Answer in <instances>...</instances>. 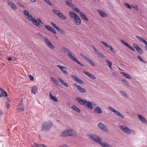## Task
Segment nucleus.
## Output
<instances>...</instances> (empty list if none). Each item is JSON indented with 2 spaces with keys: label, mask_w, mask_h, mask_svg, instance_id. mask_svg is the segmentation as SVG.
I'll use <instances>...</instances> for the list:
<instances>
[{
  "label": "nucleus",
  "mask_w": 147,
  "mask_h": 147,
  "mask_svg": "<svg viewBox=\"0 0 147 147\" xmlns=\"http://www.w3.org/2000/svg\"><path fill=\"white\" fill-rule=\"evenodd\" d=\"M17 111L19 112L23 111H24V106L22 103H20L18 105Z\"/></svg>",
  "instance_id": "9d476101"
},
{
  "label": "nucleus",
  "mask_w": 147,
  "mask_h": 147,
  "mask_svg": "<svg viewBox=\"0 0 147 147\" xmlns=\"http://www.w3.org/2000/svg\"><path fill=\"white\" fill-rule=\"evenodd\" d=\"M71 108L78 113H80V109L75 105L72 106Z\"/></svg>",
  "instance_id": "c9c22d12"
},
{
  "label": "nucleus",
  "mask_w": 147,
  "mask_h": 147,
  "mask_svg": "<svg viewBox=\"0 0 147 147\" xmlns=\"http://www.w3.org/2000/svg\"><path fill=\"white\" fill-rule=\"evenodd\" d=\"M121 42L123 44L125 45V46L128 47L129 48L131 49L133 51H134L135 49L133 48L129 45L127 42H124L123 40H121Z\"/></svg>",
  "instance_id": "6ab92c4d"
},
{
  "label": "nucleus",
  "mask_w": 147,
  "mask_h": 147,
  "mask_svg": "<svg viewBox=\"0 0 147 147\" xmlns=\"http://www.w3.org/2000/svg\"><path fill=\"white\" fill-rule=\"evenodd\" d=\"M109 48L110 50L112 52L114 51V50L112 48V47L111 46L109 45V47H108Z\"/></svg>",
  "instance_id": "0e129e2a"
},
{
  "label": "nucleus",
  "mask_w": 147,
  "mask_h": 147,
  "mask_svg": "<svg viewBox=\"0 0 147 147\" xmlns=\"http://www.w3.org/2000/svg\"><path fill=\"white\" fill-rule=\"evenodd\" d=\"M87 61L92 66H94V63L92 60L88 59Z\"/></svg>",
  "instance_id": "79ce46f5"
},
{
  "label": "nucleus",
  "mask_w": 147,
  "mask_h": 147,
  "mask_svg": "<svg viewBox=\"0 0 147 147\" xmlns=\"http://www.w3.org/2000/svg\"><path fill=\"white\" fill-rule=\"evenodd\" d=\"M83 73L92 79L94 80L96 79V77L94 75L88 72L84 71H83Z\"/></svg>",
  "instance_id": "dca6fc26"
},
{
  "label": "nucleus",
  "mask_w": 147,
  "mask_h": 147,
  "mask_svg": "<svg viewBox=\"0 0 147 147\" xmlns=\"http://www.w3.org/2000/svg\"><path fill=\"white\" fill-rule=\"evenodd\" d=\"M51 80H52L54 84H56L57 86H59L60 85V84L59 83L58 81L54 78L51 77Z\"/></svg>",
  "instance_id": "2f4dec72"
},
{
  "label": "nucleus",
  "mask_w": 147,
  "mask_h": 147,
  "mask_svg": "<svg viewBox=\"0 0 147 147\" xmlns=\"http://www.w3.org/2000/svg\"><path fill=\"white\" fill-rule=\"evenodd\" d=\"M7 3L9 5L11 6V8L14 10H16L17 9V7L15 4L13 3V2L12 1H7Z\"/></svg>",
  "instance_id": "9b49d317"
},
{
  "label": "nucleus",
  "mask_w": 147,
  "mask_h": 147,
  "mask_svg": "<svg viewBox=\"0 0 147 147\" xmlns=\"http://www.w3.org/2000/svg\"><path fill=\"white\" fill-rule=\"evenodd\" d=\"M133 46L134 48L136 49L139 46L136 43H134L133 44Z\"/></svg>",
  "instance_id": "bf43d9fd"
},
{
  "label": "nucleus",
  "mask_w": 147,
  "mask_h": 147,
  "mask_svg": "<svg viewBox=\"0 0 147 147\" xmlns=\"http://www.w3.org/2000/svg\"><path fill=\"white\" fill-rule=\"evenodd\" d=\"M69 16L71 18L74 19L78 15L73 11H70L69 13Z\"/></svg>",
  "instance_id": "393cba45"
},
{
  "label": "nucleus",
  "mask_w": 147,
  "mask_h": 147,
  "mask_svg": "<svg viewBox=\"0 0 147 147\" xmlns=\"http://www.w3.org/2000/svg\"><path fill=\"white\" fill-rule=\"evenodd\" d=\"M76 100L81 105H85V104L87 102V101L84 99H82L81 98L77 97L76 98Z\"/></svg>",
  "instance_id": "6e6552de"
},
{
  "label": "nucleus",
  "mask_w": 147,
  "mask_h": 147,
  "mask_svg": "<svg viewBox=\"0 0 147 147\" xmlns=\"http://www.w3.org/2000/svg\"><path fill=\"white\" fill-rule=\"evenodd\" d=\"M132 7L136 10H137V11H138V5H136L135 6H134L133 5H132Z\"/></svg>",
  "instance_id": "6e6d98bb"
},
{
  "label": "nucleus",
  "mask_w": 147,
  "mask_h": 147,
  "mask_svg": "<svg viewBox=\"0 0 147 147\" xmlns=\"http://www.w3.org/2000/svg\"><path fill=\"white\" fill-rule=\"evenodd\" d=\"M106 61H107V63L108 64L109 67L110 68V69H112V67H111L112 63H111L110 61H108L107 60H106Z\"/></svg>",
  "instance_id": "37998d69"
},
{
  "label": "nucleus",
  "mask_w": 147,
  "mask_h": 147,
  "mask_svg": "<svg viewBox=\"0 0 147 147\" xmlns=\"http://www.w3.org/2000/svg\"><path fill=\"white\" fill-rule=\"evenodd\" d=\"M30 21H32L34 25H36L38 27H40L41 26L40 23L42 24L43 23L40 19H38L37 21L36 19L33 17L32 18L31 20H30Z\"/></svg>",
  "instance_id": "20e7f679"
},
{
  "label": "nucleus",
  "mask_w": 147,
  "mask_h": 147,
  "mask_svg": "<svg viewBox=\"0 0 147 147\" xmlns=\"http://www.w3.org/2000/svg\"><path fill=\"white\" fill-rule=\"evenodd\" d=\"M28 77L29 78L30 80L32 81H33L34 80V77L31 75H29L28 76Z\"/></svg>",
  "instance_id": "864d4df0"
},
{
  "label": "nucleus",
  "mask_w": 147,
  "mask_h": 147,
  "mask_svg": "<svg viewBox=\"0 0 147 147\" xmlns=\"http://www.w3.org/2000/svg\"><path fill=\"white\" fill-rule=\"evenodd\" d=\"M99 144L102 147H112L111 146L105 142L101 141Z\"/></svg>",
  "instance_id": "aec40b11"
},
{
  "label": "nucleus",
  "mask_w": 147,
  "mask_h": 147,
  "mask_svg": "<svg viewBox=\"0 0 147 147\" xmlns=\"http://www.w3.org/2000/svg\"><path fill=\"white\" fill-rule=\"evenodd\" d=\"M6 104L5 107H6V108H7V109H9V105H10L9 103L8 102H6Z\"/></svg>",
  "instance_id": "680f3d73"
},
{
  "label": "nucleus",
  "mask_w": 147,
  "mask_h": 147,
  "mask_svg": "<svg viewBox=\"0 0 147 147\" xmlns=\"http://www.w3.org/2000/svg\"><path fill=\"white\" fill-rule=\"evenodd\" d=\"M45 27H46V28H47L48 30H49L50 31L52 29V28L49 26L45 25Z\"/></svg>",
  "instance_id": "603ef678"
},
{
  "label": "nucleus",
  "mask_w": 147,
  "mask_h": 147,
  "mask_svg": "<svg viewBox=\"0 0 147 147\" xmlns=\"http://www.w3.org/2000/svg\"><path fill=\"white\" fill-rule=\"evenodd\" d=\"M109 109L112 112L115 113L116 114L118 115L121 118H123L124 117L120 112L117 110L115 109L113 107H109Z\"/></svg>",
  "instance_id": "39448f33"
},
{
  "label": "nucleus",
  "mask_w": 147,
  "mask_h": 147,
  "mask_svg": "<svg viewBox=\"0 0 147 147\" xmlns=\"http://www.w3.org/2000/svg\"><path fill=\"white\" fill-rule=\"evenodd\" d=\"M41 146H42V145L37 144L36 143L34 144L35 147H40Z\"/></svg>",
  "instance_id": "69168bd1"
},
{
  "label": "nucleus",
  "mask_w": 147,
  "mask_h": 147,
  "mask_svg": "<svg viewBox=\"0 0 147 147\" xmlns=\"http://www.w3.org/2000/svg\"><path fill=\"white\" fill-rule=\"evenodd\" d=\"M136 37L141 42H143L145 45L147 46V42L146 41V40H144V39L138 36H136Z\"/></svg>",
  "instance_id": "a878e982"
},
{
  "label": "nucleus",
  "mask_w": 147,
  "mask_h": 147,
  "mask_svg": "<svg viewBox=\"0 0 147 147\" xmlns=\"http://www.w3.org/2000/svg\"><path fill=\"white\" fill-rule=\"evenodd\" d=\"M48 4H49V5L51 6H52V3L50 2L49 0H44Z\"/></svg>",
  "instance_id": "09e8293b"
},
{
  "label": "nucleus",
  "mask_w": 147,
  "mask_h": 147,
  "mask_svg": "<svg viewBox=\"0 0 147 147\" xmlns=\"http://www.w3.org/2000/svg\"><path fill=\"white\" fill-rule=\"evenodd\" d=\"M38 88L36 86H34L32 87L31 89V92L34 94H35L37 92Z\"/></svg>",
  "instance_id": "b1692460"
},
{
  "label": "nucleus",
  "mask_w": 147,
  "mask_h": 147,
  "mask_svg": "<svg viewBox=\"0 0 147 147\" xmlns=\"http://www.w3.org/2000/svg\"><path fill=\"white\" fill-rule=\"evenodd\" d=\"M61 137H66L69 136L68 129L64 131L61 134Z\"/></svg>",
  "instance_id": "c756f323"
},
{
  "label": "nucleus",
  "mask_w": 147,
  "mask_h": 147,
  "mask_svg": "<svg viewBox=\"0 0 147 147\" xmlns=\"http://www.w3.org/2000/svg\"><path fill=\"white\" fill-rule=\"evenodd\" d=\"M58 79L60 83L63 85L64 86L67 88H68L69 87V86L67 84L66 82H64L63 80L59 77L58 78Z\"/></svg>",
  "instance_id": "4be33fe9"
},
{
  "label": "nucleus",
  "mask_w": 147,
  "mask_h": 147,
  "mask_svg": "<svg viewBox=\"0 0 147 147\" xmlns=\"http://www.w3.org/2000/svg\"><path fill=\"white\" fill-rule=\"evenodd\" d=\"M68 131L69 136H71L73 137L76 136V133L74 130L72 129H68Z\"/></svg>",
  "instance_id": "a211bd4d"
},
{
  "label": "nucleus",
  "mask_w": 147,
  "mask_h": 147,
  "mask_svg": "<svg viewBox=\"0 0 147 147\" xmlns=\"http://www.w3.org/2000/svg\"><path fill=\"white\" fill-rule=\"evenodd\" d=\"M92 47L94 50V52L98 54V53L99 52H98V50L96 48H95V47L94 46H92Z\"/></svg>",
  "instance_id": "8fccbe9b"
},
{
  "label": "nucleus",
  "mask_w": 147,
  "mask_h": 147,
  "mask_svg": "<svg viewBox=\"0 0 147 147\" xmlns=\"http://www.w3.org/2000/svg\"><path fill=\"white\" fill-rule=\"evenodd\" d=\"M74 85L76 87L77 90L80 92L82 93H85L86 92V89L83 88H82L80 86H78V85L75 84H74Z\"/></svg>",
  "instance_id": "1a4fd4ad"
},
{
  "label": "nucleus",
  "mask_w": 147,
  "mask_h": 147,
  "mask_svg": "<svg viewBox=\"0 0 147 147\" xmlns=\"http://www.w3.org/2000/svg\"><path fill=\"white\" fill-rule=\"evenodd\" d=\"M76 62H77L78 64L80 65H81L82 66H84V65L80 63L79 61H78V60H77L76 61Z\"/></svg>",
  "instance_id": "e2e57ef3"
},
{
  "label": "nucleus",
  "mask_w": 147,
  "mask_h": 147,
  "mask_svg": "<svg viewBox=\"0 0 147 147\" xmlns=\"http://www.w3.org/2000/svg\"><path fill=\"white\" fill-rule=\"evenodd\" d=\"M1 94H4V96L5 97H6L7 96V93L4 90L3 91H2V92H1Z\"/></svg>",
  "instance_id": "3c124183"
},
{
  "label": "nucleus",
  "mask_w": 147,
  "mask_h": 147,
  "mask_svg": "<svg viewBox=\"0 0 147 147\" xmlns=\"http://www.w3.org/2000/svg\"><path fill=\"white\" fill-rule=\"evenodd\" d=\"M98 11L100 15L103 17H107V15L105 12L100 9H98Z\"/></svg>",
  "instance_id": "5701e85b"
},
{
  "label": "nucleus",
  "mask_w": 147,
  "mask_h": 147,
  "mask_svg": "<svg viewBox=\"0 0 147 147\" xmlns=\"http://www.w3.org/2000/svg\"><path fill=\"white\" fill-rule=\"evenodd\" d=\"M59 147H69L66 144H63L60 146Z\"/></svg>",
  "instance_id": "774afa93"
},
{
  "label": "nucleus",
  "mask_w": 147,
  "mask_h": 147,
  "mask_svg": "<svg viewBox=\"0 0 147 147\" xmlns=\"http://www.w3.org/2000/svg\"><path fill=\"white\" fill-rule=\"evenodd\" d=\"M49 95L50 98L51 100H54L55 102H58V100L56 97L53 96L51 92L49 93Z\"/></svg>",
  "instance_id": "c85d7f7f"
},
{
  "label": "nucleus",
  "mask_w": 147,
  "mask_h": 147,
  "mask_svg": "<svg viewBox=\"0 0 147 147\" xmlns=\"http://www.w3.org/2000/svg\"><path fill=\"white\" fill-rule=\"evenodd\" d=\"M136 50L138 52L139 54H142L143 51L142 50L141 48L139 46L136 49Z\"/></svg>",
  "instance_id": "a19ab883"
},
{
  "label": "nucleus",
  "mask_w": 147,
  "mask_h": 147,
  "mask_svg": "<svg viewBox=\"0 0 147 147\" xmlns=\"http://www.w3.org/2000/svg\"><path fill=\"white\" fill-rule=\"evenodd\" d=\"M98 127L99 128L104 131H106L107 130L106 127L101 123H100L98 124Z\"/></svg>",
  "instance_id": "f3484780"
},
{
  "label": "nucleus",
  "mask_w": 147,
  "mask_h": 147,
  "mask_svg": "<svg viewBox=\"0 0 147 147\" xmlns=\"http://www.w3.org/2000/svg\"><path fill=\"white\" fill-rule=\"evenodd\" d=\"M125 5L128 8L131 9L132 8L131 6L129 5L128 3H124Z\"/></svg>",
  "instance_id": "49530a36"
},
{
  "label": "nucleus",
  "mask_w": 147,
  "mask_h": 147,
  "mask_svg": "<svg viewBox=\"0 0 147 147\" xmlns=\"http://www.w3.org/2000/svg\"><path fill=\"white\" fill-rule=\"evenodd\" d=\"M56 66L57 67L59 68L62 73L67 75L68 74V72L66 67L64 66H61L59 65H57Z\"/></svg>",
  "instance_id": "423d86ee"
},
{
  "label": "nucleus",
  "mask_w": 147,
  "mask_h": 147,
  "mask_svg": "<svg viewBox=\"0 0 147 147\" xmlns=\"http://www.w3.org/2000/svg\"><path fill=\"white\" fill-rule=\"evenodd\" d=\"M119 128L122 130L124 133L126 134H129L132 132L134 133V131L130 129L127 126L125 125H121L119 127Z\"/></svg>",
  "instance_id": "f03ea898"
},
{
  "label": "nucleus",
  "mask_w": 147,
  "mask_h": 147,
  "mask_svg": "<svg viewBox=\"0 0 147 147\" xmlns=\"http://www.w3.org/2000/svg\"><path fill=\"white\" fill-rule=\"evenodd\" d=\"M71 77L77 82L79 84H82L83 83V81L81 80L80 79L77 77L75 75H71Z\"/></svg>",
  "instance_id": "ddd939ff"
},
{
  "label": "nucleus",
  "mask_w": 147,
  "mask_h": 147,
  "mask_svg": "<svg viewBox=\"0 0 147 147\" xmlns=\"http://www.w3.org/2000/svg\"><path fill=\"white\" fill-rule=\"evenodd\" d=\"M79 14L82 19L86 21H88V19L86 18V15L84 14H83L82 12L81 11L80 12Z\"/></svg>",
  "instance_id": "72a5a7b5"
},
{
  "label": "nucleus",
  "mask_w": 147,
  "mask_h": 147,
  "mask_svg": "<svg viewBox=\"0 0 147 147\" xmlns=\"http://www.w3.org/2000/svg\"><path fill=\"white\" fill-rule=\"evenodd\" d=\"M74 23L77 26L79 25L81 23V20L78 16H77L74 19Z\"/></svg>",
  "instance_id": "f8f14e48"
},
{
  "label": "nucleus",
  "mask_w": 147,
  "mask_h": 147,
  "mask_svg": "<svg viewBox=\"0 0 147 147\" xmlns=\"http://www.w3.org/2000/svg\"><path fill=\"white\" fill-rule=\"evenodd\" d=\"M73 10L75 12H77V13H78L79 12V11H80V10H79V9H78L77 8L74 7L73 9Z\"/></svg>",
  "instance_id": "4d7b16f0"
},
{
  "label": "nucleus",
  "mask_w": 147,
  "mask_h": 147,
  "mask_svg": "<svg viewBox=\"0 0 147 147\" xmlns=\"http://www.w3.org/2000/svg\"><path fill=\"white\" fill-rule=\"evenodd\" d=\"M51 24L53 25V26L54 27L57 29L59 30V27H58L55 24H54L53 22H51Z\"/></svg>",
  "instance_id": "de8ad7c7"
},
{
  "label": "nucleus",
  "mask_w": 147,
  "mask_h": 147,
  "mask_svg": "<svg viewBox=\"0 0 147 147\" xmlns=\"http://www.w3.org/2000/svg\"><path fill=\"white\" fill-rule=\"evenodd\" d=\"M121 81L122 82H125V84H126L127 85H128V82L125 79H123L121 80Z\"/></svg>",
  "instance_id": "052dcab7"
},
{
  "label": "nucleus",
  "mask_w": 147,
  "mask_h": 147,
  "mask_svg": "<svg viewBox=\"0 0 147 147\" xmlns=\"http://www.w3.org/2000/svg\"><path fill=\"white\" fill-rule=\"evenodd\" d=\"M136 37L141 42H143L145 45L147 46V42L146 41V40H144V39L138 36H136Z\"/></svg>",
  "instance_id": "bb28decb"
},
{
  "label": "nucleus",
  "mask_w": 147,
  "mask_h": 147,
  "mask_svg": "<svg viewBox=\"0 0 147 147\" xmlns=\"http://www.w3.org/2000/svg\"><path fill=\"white\" fill-rule=\"evenodd\" d=\"M85 107L88 108L90 110H92L93 109L92 104L91 102L90 101L86 103L85 104Z\"/></svg>",
  "instance_id": "2eb2a0df"
},
{
  "label": "nucleus",
  "mask_w": 147,
  "mask_h": 147,
  "mask_svg": "<svg viewBox=\"0 0 147 147\" xmlns=\"http://www.w3.org/2000/svg\"><path fill=\"white\" fill-rule=\"evenodd\" d=\"M98 54L100 57H104V55L102 53H101L99 52L98 53Z\"/></svg>",
  "instance_id": "13d9d810"
},
{
  "label": "nucleus",
  "mask_w": 147,
  "mask_h": 147,
  "mask_svg": "<svg viewBox=\"0 0 147 147\" xmlns=\"http://www.w3.org/2000/svg\"><path fill=\"white\" fill-rule=\"evenodd\" d=\"M80 55L83 58L86 60L87 61L88 59L86 57L85 55H83L82 53H80Z\"/></svg>",
  "instance_id": "c03bdc74"
},
{
  "label": "nucleus",
  "mask_w": 147,
  "mask_h": 147,
  "mask_svg": "<svg viewBox=\"0 0 147 147\" xmlns=\"http://www.w3.org/2000/svg\"><path fill=\"white\" fill-rule=\"evenodd\" d=\"M67 56L75 62L77 60L76 58L74 57V54L72 52H70L69 53H68L67 54Z\"/></svg>",
  "instance_id": "412c9836"
},
{
  "label": "nucleus",
  "mask_w": 147,
  "mask_h": 147,
  "mask_svg": "<svg viewBox=\"0 0 147 147\" xmlns=\"http://www.w3.org/2000/svg\"><path fill=\"white\" fill-rule=\"evenodd\" d=\"M62 50L64 52L66 53H69L70 52V50L66 48H63Z\"/></svg>",
  "instance_id": "ea45409f"
},
{
  "label": "nucleus",
  "mask_w": 147,
  "mask_h": 147,
  "mask_svg": "<svg viewBox=\"0 0 147 147\" xmlns=\"http://www.w3.org/2000/svg\"><path fill=\"white\" fill-rule=\"evenodd\" d=\"M23 13L25 15L26 17L29 20H31L33 17L32 15L29 14V12L28 11L24 10L23 11Z\"/></svg>",
  "instance_id": "4468645a"
},
{
  "label": "nucleus",
  "mask_w": 147,
  "mask_h": 147,
  "mask_svg": "<svg viewBox=\"0 0 147 147\" xmlns=\"http://www.w3.org/2000/svg\"><path fill=\"white\" fill-rule=\"evenodd\" d=\"M137 116H138L139 119L143 123H145L146 121L145 119L140 114H138Z\"/></svg>",
  "instance_id": "473e14b6"
},
{
  "label": "nucleus",
  "mask_w": 147,
  "mask_h": 147,
  "mask_svg": "<svg viewBox=\"0 0 147 147\" xmlns=\"http://www.w3.org/2000/svg\"><path fill=\"white\" fill-rule=\"evenodd\" d=\"M57 16L61 19L65 20L66 19V18L65 16L63 15V13H61L60 12Z\"/></svg>",
  "instance_id": "e433bc0d"
},
{
  "label": "nucleus",
  "mask_w": 147,
  "mask_h": 147,
  "mask_svg": "<svg viewBox=\"0 0 147 147\" xmlns=\"http://www.w3.org/2000/svg\"><path fill=\"white\" fill-rule=\"evenodd\" d=\"M52 11L53 12L56 14L57 15H58L60 12L59 11L54 9H52Z\"/></svg>",
  "instance_id": "a18cd8bd"
},
{
  "label": "nucleus",
  "mask_w": 147,
  "mask_h": 147,
  "mask_svg": "<svg viewBox=\"0 0 147 147\" xmlns=\"http://www.w3.org/2000/svg\"><path fill=\"white\" fill-rule=\"evenodd\" d=\"M89 137L93 140L95 142L98 143L102 141L101 139L99 136H97L94 134H92L89 136Z\"/></svg>",
  "instance_id": "7ed1b4c3"
},
{
  "label": "nucleus",
  "mask_w": 147,
  "mask_h": 147,
  "mask_svg": "<svg viewBox=\"0 0 147 147\" xmlns=\"http://www.w3.org/2000/svg\"><path fill=\"white\" fill-rule=\"evenodd\" d=\"M101 43L103 44L105 46L107 47H109V45H108L107 43L106 42H104V41H101Z\"/></svg>",
  "instance_id": "5fc2aeb1"
},
{
  "label": "nucleus",
  "mask_w": 147,
  "mask_h": 147,
  "mask_svg": "<svg viewBox=\"0 0 147 147\" xmlns=\"http://www.w3.org/2000/svg\"><path fill=\"white\" fill-rule=\"evenodd\" d=\"M120 92L121 93V94L125 97L126 98H128V95L126 94L125 92L121 91H120Z\"/></svg>",
  "instance_id": "4c0bfd02"
},
{
  "label": "nucleus",
  "mask_w": 147,
  "mask_h": 147,
  "mask_svg": "<svg viewBox=\"0 0 147 147\" xmlns=\"http://www.w3.org/2000/svg\"><path fill=\"white\" fill-rule=\"evenodd\" d=\"M121 74L126 78L129 79H131V76L126 73L121 72Z\"/></svg>",
  "instance_id": "f704fd0d"
},
{
  "label": "nucleus",
  "mask_w": 147,
  "mask_h": 147,
  "mask_svg": "<svg viewBox=\"0 0 147 147\" xmlns=\"http://www.w3.org/2000/svg\"><path fill=\"white\" fill-rule=\"evenodd\" d=\"M50 31H51L52 32H53L54 34H56V31L52 28Z\"/></svg>",
  "instance_id": "338daca9"
},
{
  "label": "nucleus",
  "mask_w": 147,
  "mask_h": 147,
  "mask_svg": "<svg viewBox=\"0 0 147 147\" xmlns=\"http://www.w3.org/2000/svg\"><path fill=\"white\" fill-rule=\"evenodd\" d=\"M138 59L142 62L143 63H146V62L144 60H143L142 57L138 55L137 56Z\"/></svg>",
  "instance_id": "58836bf2"
},
{
  "label": "nucleus",
  "mask_w": 147,
  "mask_h": 147,
  "mask_svg": "<svg viewBox=\"0 0 147 147\" xmlns=\"http://www.w3.org/2000/svg\"><path fill=\"white\" fill-rule=\"evenodd\" d=\"M65 3L67 5L71 7H74L73 4L71 3L72 2L71 0H65Z\"/></svg>",
  "instance_id": "cd10ccee"
},
{
  "label": "nucleus",
  "mask_w": 147,
  "mask_h": 147,
  "mask_svg": "<svg viewBox=\"0 0 147 147\" xmlns=\"http://www.w3.org/2000/svg\"><path fill=\"white\" fill-rule=\"evenodd\" d=\"M53 125V123L51 121H48L43 123L42 125V131H45L49 130Z\"/></svg>",
  "instance_id": "f257e3e1"
},
{
  "label": "nucleus",
  "mask_w": 147,
  "mask_h": 147,
  "mask_svg": "<svg viewBox=\"0 0 147 147\" xmlns=\"http://www.w3.org/2000/svg\"><path fill=\"white\" fill-rule=\"evenodd\" d=\"M94 111L95 113L98 114L102 112L101 110L98 107H96Z\"/></svg>",
  "instance_id": "7c9ffc66"
},
{
  "label": "nucleus",
  "mask_w": 147,
  "mask_h": 147,
  "mask_svg": "<svg viewBox=\"0 0 147 147\" xmlns=\"http://www.w3.org/2000/svg\"><path fill=\"white\" fill-rule=\"evenodd\" d=\"M44 39L45 43L49 47L52 49H53L54 48L53 46L51 44L49 40L47 37H44Z\"/></svg>",
  "instance_id": "0eeeda50"
}]
</instances>
